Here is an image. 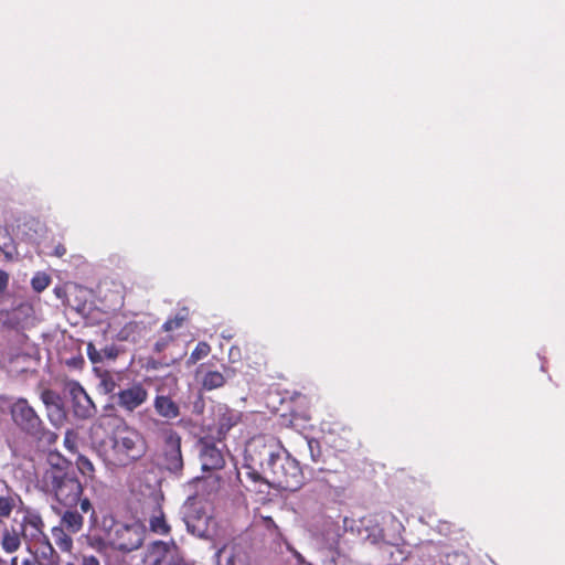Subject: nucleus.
I'll use <instances>...</instances> for the list:
<instances>
[{"instance_id":"nucleus-1","label":"nucleus","mask_w":565,"mask_h":565,"mask_svg":"<svg viewBox=\"0 0 565 565\" xmlns=\"http://www.w3.org/2000/svg\"><path fill=\"white\" fill-rule=\"evenodd\" d=\"M244 469L252 490L259 493H268L270 488L297 491L305 483L299 461L270 435H258L247 443Z\"/></svg>"},{"instance_id":"nucleus-2","label":"nucleus","mask_w":565,"mask_h":565,"mask_svg":"<svg viewBox=\"0 0 565 565\" xmlns=\"http://www.w3.org/2000/svg\"><path fill=\"white\" fill-rule=\"evenodd\" d=\"M147 451L143 436L135 428L122 423L117 426L108 443H103L99 454L107 466L127 467L141 459Z\"/></svg>"},{"instance_id":"nucleus-3","label":"nucleus","mask_w":565,"mask_h":565,"mask_svg":"<svg viewBox=\"0 0 565 565\" xmlns=\"http://www.w3.org/2000/svg\"><path fill=\"white\" fill-rule=\"evenodd\" d=\"M41 489L64 508H77L79 504L82 513H90V519L96 521V512L88 498L82 497L84 488L73 470L62 472L54 470L46 476L44 481H40Z\"/></svg>"},{"instance_id":"nucleus-4","label":"nucleus","mask_w":565,"mask_h":565,"mask_svg":"<svg viewBox=\"0 0 565 565\" xmlns=\"http://www.w3.org/2000/svg\"><path fill=\"white\" fill-rule=\"evenodd\" d=\"M8 408L12 423L20 431L49 446L57 441V434L45 427L44 422L26 398H12Z\"/></svg>"},{"instance_id":"nucleus-5","label":"nucleus","mask_w":565,"mask_h":565,"mask_svg":"<svg viewBox=\"0 0 565 565\" xmlns=\"http://www.w3.org/2000/svg\"><path fill=\"white\" fill-rule=\"evenodd\" d=\"M161 437L162 444L159 454L160 466L170 473L180 477L184 467L181 450L182 438L180 434L172 428L163 429Z\"/></svg>"},{"instance_id":"nucleus-6","label":"nucleus","mask_w":565,"mask_h":565,"mask_svg":"<svg viewBox=\"0 0 565 565\" xmlns=\"http://www.w3.org/2000/svg\"><path fill=\"white\" fill-rule=\"evenodd\" d=\"M108 543L110 547L121 552L139 548L143 541V532L137 524H125L113 518L108 519Z\"/></svg>"},{"instance_id":"nucleus-7","label":"nucleus","mask_w":565,"mask_h":565,"mask_svg":"<svg viewBox=\"0 0 565 565\" xmlns=\"http://www.w3.org/2000/svg\"><path fill=\"white\" fill-rule=\"evenodd\" d=\"M145 565H188L174 544L153 542L143 558Z\"/></svg>"},{"instance_id":"nucleus-8","label":"nucleus","mask_w":565,"mask_h":565,"mask_svg":"<svg viewBox=\"0 0 565 565\" xmlns=\"http://www.w3.org/2000/svg\"><path fill=\"white\" fill-rule=\"evenodd\" d=\"M45 523L41 514L31 508L23 511V516L20 523V534L24 541L34 543H46L49 539L44 532Z\"/></svg>"},{"instance_id":"nucleus-9","label":"nucleus","mask_w":565,"mask_h":565,"mask_svg":"<svg viewBox=\"0 0 565 565\" xmlns=\"http://www.w3.org/2000/svg\"><path fill=\"white\" fill-rule=\"evenodd\" d=\"M149 393L140 382H134L126 388L119 390L115 394V401L118 407L127 413H132L143 405L148 399Z\"/></svg>"},{"instance_id":"nucleus-10","label":"nucleus","mask_w":565,"mask_h":565,"mask_svg":"<svg viewBox=\"0 0 565 565\" xmlns=\"http://www.w3.org/2000/svg\"><path fill=\"white\" fill-rule=\"evenodd\" d=\"M199 446L202 470H220L225 466L223 452L213 441L202 438L199 441Z\"/></svg>"},{"instance_id":"nucleus-11","label":"nucleus","mask_w":565,"mask_h":565,"mask_svg":"<svg viewBox=\"0 0 565 565\" xmlns=\"http://www.w3.org/2000/svg\"><path fill=\"white\" fill-rule=\"evenodd\" d=\"M21 505H23L21 495L7 487L6 493L0 494V523L9 520Z\"/></svg>"},{"instance_id":"nucleus-12","label":"nucleus","mask_w":565,"mask_h":565,"mask_svg":"<svg viewBox=\"0 0 565 565\" xmlns=\"http://www.w3.org/2000/svg\"><path fill=\"white\" fill-rule=\"evenodd\" d=\"M74 412L78 417L88 418L93 415L95 406L82 386L72 390Z\"/></svg>"},{"instance_id":"nucleus-13","label":"nucleus","mask_w":565,"mask_h":565,"mask_svg":"<svg viewBox=\"0 0 565 565\" xmlns=\"http://www.w3.org/2000/svg\"><path fill=\"white\" fill-rule=\"evenodd\" d=\"M60 525L65 527L68 533H78L84 526L83 514L76 508H65L61 513Z\"/></svg>"},{"instance_id":"nucleus-14","label":"nucleus","mask_w":565,"mask_h":565,"mask_svg":"<svg viewBox=\"0 0 565 565\" xmlns=\"http://www.w3.org/2000/svg\"><path fill=\"white\" fill-rule=\"evenodd\" d=\"M153 406L158 415L168 419L175 418L180 414L178 404L169 396H156Z\"/></svg>"},{"instance_id":"nucleus-15","label":"nucleus","mask_w":565,"mask_h":565,"mask_svg":"<svg viewBox=\"0 0 565 565\" xmlns=\"http://www.w3.org/2000/svg\"><path fill=\"white\" fill-rule=\"evenodd\" d=\"M22 535L15 529H3L0 539V546L7 554H13L22 545Z\"/></svg>"},{"instance_id":"nucleus-16","label":"nucleus","mask_w":565,"mask_h":565,"mask_svg":"<svg viewBox=\"0 0 565 565\" xmlns=\"http://www.w3.org/2000/svg\"><path fill=\"white\" fill-rule=\"evenodd\" d=\"M49 467L42 473L40 481H44L46 476L52 473L54 470H61L62 472L71 471V461L63 457L58 451H50L47 455Z\"/></svg>"},{"instance_id":"nucleus-17","label":"nucleus","mask_w":565,"mask_h":565,"mask_svg":"<svg viewBox=\"0 0 565 565\" xmlns=\"http://www.w3.org/2000/svg\"><path fill=\"white\" fill-rule=\"evenodd\" d=\"M52 537L54 540L55 545L62 551L66 553H71L74 546V542L72 535L74 533H68L67 530L60 524L53 526L51 530Z\"/></svg>"},{"instance_id":"nucleus-18","label":"nucleus","mask_w":565,"mask_h":565,"mask_svg":"<svg viewBox=\"0 0 565 565\" xmlns=\"http://www.w3.org/2000/svg\"><path fill=\"white\" fill-rule=\"evenodd\" d=\"M189 320V308L182 307L174 313L173 317L167 319V321L161 326V331H170L173 333L175 330L183 328Z\"/></svg>"},{"instance_id":"nucleus-19","label":"nucleus","mask_w":565,"mask_h":565,"mask_svg":"<svg viewBox=\"0 0 565 565\" xmlns=\"http://www.w3.org/2000/svg\"><path fill=\"white\" fill-rule=\"evenodd\" d=\"M149 526L152 532L158 534H168L170 531L164 513L158 503L154 504L152 514L149 516Z\"/></svg>"},{"instance_id":"nucleus-20","label":"nucleus","mask_w":565,"mask_h":565,"mask_svg":"<svg viewBox=\"0 0 565 565\" xmlns=\"http://www.w3.org/2000/svg\"><path fill=\"white\" fill-rule=\"evenodd\" d=\"M99 384L98 390L104 394H111L115 399L116 388L119 386L117 383L118 375L109 371H102L98 373Z\"/></svg>"},{"instance_id":"nucleus-21","label":"nucleus","mask_w":565,"mask_h":565,"mask_svg":"<svg viewBox=\"0 0 565 565\" xmlns=\"http://www.w3.org/2000/svg\"><path fill=\"white\" fill-rule=\"evenodd\" d=\"M0 250L4 254L7 259H12L17 253L14 241L9 231L3 226H0Z\"/></svg>"},{"instance_id":"nucleus-22","label":"nucleus","mask_w":565,"mask_h":565,"mask_svg":"<svg viewBox=\"0 0 565 565\" xmlns=\"http://www.w3.org/2000/svg\"><path fill=\"white\" fill-rule=\"evenodd\" d=\"M60 555L51 544L50 540L46 539L45 546L41 551V561L39 565H60Z\"/></svg>"},{"instance_id":"nucleus-23","label":"nucleus","mask_w":565,"mask_h":565,"mask_svg":"<svg viewBox=\"0 0 565 565\" xmlns=\"http://www.w3.org/2000/svg\"><path fill=\"white\" fill-rule=\"evenodd\" d=\"M108 519H104L103 526L106 530V539L99 535L87 536V544L97 552H105L109 545L108 543Z\"/></svg>"},{"instance_id":"nucleus-24","label":"nucleus","mask_w":565,"mask_h":565,"mask_svg":"<svg viewBox=\"0 0 565 565\" xmlns=\"http://www.w3.org/2000/svg\"><path fill=\"white\" fill-rule=\"evenodd\" d=\"M75 463H76L78 471L81 472V475L83 477H85L89 480L95 479V471H96L95 466L89 458H87L86 456H84L82 454H78Z\"/></svg>"},{"instance_id":"nucleus-25","label":"nucleus","mask_w":565,"mask_h":565,"mask_svg":"<svg viewBox=\"0 0 565 565\" xmlns=\"http://www.w3.org/2000/svg\"><path fill=\"white\" fill-rule=\"evenodd\" d=\"M225 384V377L218 371H210L203 377V386L206 390H215Z\"/></svg>"},{"instance_id":"nucleus-26","label":"nucleus","mask_w":565,"mask_h":565,"mask_svg":"<svg viewBox=\"0 0 565 565\" xmlns=\"http://www.w3.org/2000/svg\"><path fill=\"white\" fill-rule=\"evenodd\" d=\"M184 520L188 529H192V531H194L199 523L206 522L207 515L204 512H200L196 509L189 508L185 513Z\"/></svg>"},{"instance_id":"nucleus-27","label":"nucleus","mask_w":565,"mask_h":565,"mask_svg":"<svg viewBox=\"0 0 565 565\" xmlns=\"http://www.w3.org/2000/svg\"><path fill=\"white\" fill-rule=\"evenodd\" d=\"M163 334L159 335L153 343V352L162 353L166 351L175 340L177 335L170 331H162Z\"/></svg>"},{"instance_id":"nucleus-28","label":"nucleus","mask_w":565,"mask_h":565,"mask_svg":"<svg viewBox=\"0 0 565 565\" xmlns=\"http://www.w3.org/2000/svg\"><path fill=\"white\" fill-rule=\"evenodd\" d=\"M211 352V347L207 342L201 341L196 344L194 350L191 352L188 364H195L200 360L206 358Z\"/></svg>"},{"instance_id":"nucleus-29","label":"nucleus","mask_w":565,"mask_h":565,"mask_svg":"<svg viewBox=\"0 0 565 565\" xmlns=\"http://www.w3.org/2000/svg\"><path fill=\"white\" fill-rule=\"evenodd\" d=\"M238 417L232 412L223 413L218 418V430L220 433L228 431L233 426L237 424Z\"/></svg>"},{"instance_id":"nucleus-30","label":"nucleus","mask_w":565,"mask_h":565,"mask_svg":"<svg viewBox=\"0 0 565 565\" xmlns=\"http://www.w3.org/2000/svg\"><path fill=\"white\" fill-rule=\"evenodd\" d=\"M40 227V222L33 217L25 220L22 224V234L29 239H34L38 235V228Z\"/></svg>"},{"instance_id":"nucleus-31","label":"nucleus","mask_w":565,"mask_h":565,"mask_svg":"<svg viewBox=\"0 0 565 565\" xmlns=\"http://www.w3.org/2000/svg\"><path fill=\"white\" fill-rule=\"evenodd\" d=\"M64 447L72 454L78 450V434L74 429H68L64 436Z\"/></svg>"},{"instance_id":"nucleus-32","label":"nucleus","mask_w":565,"mask_h":565,"mask_svg":"<svg viewBox=\"0 0 565 565\" xmlns=\"http://www.w3.org/2000/svg\"><path fill=\"white\" fill-rule=\"evenodd\" d=\"M10 565H39V559L34 553L29 548L26 555H15L10 559Z\"/></svg>"},{"instance_id":"nucleus-33","label":"nucleus","mask_w":565,"mask_h":565,"mask_svg":"<svg viewBox=\"0 0 565 565\" xmlns=\"http://www.w3.org/2000/svg\"><path fill=\"white\" fill-rule=\"evenodd\" d=\"M51 282V279L50 277L44 274V273H38L34 275V277L32 278L31 280V286L33 288L34 291L36 292H41L43 291L45 288H47V286L50 285Z\"/></svg>"},{"instance_id":"nucleus-34","label":"nucleus","mask_w":565,"mask_h":565,"mask_svg":"<svg viewBox=\"0 0 565 565\" xmlns=\"http://www.w3.org/2000/svg\"><path fill=\"white\" fill-rule=\"evenodd\" d=\"M312 461L318 462L321 458L320 443L315 438L306 439Z\"/></svg>"},{"instance_id":"nucleus-35","label":"nucleus","mask_w":565,"mask_h":565,"mask_svg":"<svg viewBox=\"0 0 565 565\" xmlns=\"http://www.w3.org/2000/svg\"><path fill=\"white\" fill-rule=\"evenodd\" d=\"M86 351L92 363H99L103 361L102 351H98L92 342L87 344Z\"/></svg>"},{"instance_id":"nucleus-36","label":"nucleus","mask_w":565,"mask_h":565,"mask_svg":"<svg viewBox=\"0 0 565 565\" xmlns=\"http://www.w3.org/2000/svg\"><path fill=\"white\" fill-rule=\"evenodd\" d=\"M65 565H76L74 562H67ZM79 565H100L99 559L95 555L82 554Z\"/></svg>"},{"instance_id":"nucleus-37","label":"nucleus","mask_w":565,"mask_h":565,"mask_svg":"<svg viewBox=\"0 0 565 565\" xmlns=\"http://www.w3.org/2000/svg\"><path fill=\"white\" fill-rule=\"evenodd\" d=\"M102 354H103V359L106 358L109 360H114L118 355V349L115 345L107 347L102 351Z\"/></svg>"},{"instance_id":"nucleus-38","label":"nucleus","mask_w":565,"mask_h":565,"mask_svg":"<svg viewBox=\"0 0 565 565\" xmlns=\"http://www.w3.org/2000/svg\"><path fill=\"white\" fill-rule=\"evenodd\" d=\"M9 285V274L0 269V294L4 292Z\"/></svg>"},{"instance_id":"nucleus-39","label":"nucleus","mask_w":565,"mask_h":565,"mask_svg":"<svg viewBox=\"0 0 565 565\" xmlns=\"http://www.w3.org/2000/svg\"><path fill=\"white\" fill-rule=\"evenodd\" d=\"M137 328V323L136 322H129L127 323L124 329L120 331V339H128V334L130 331H135V329Z\"/></svg>"},{"instance_id":"nucleus-40","label":"nucleus","mask_w":565,"mask_h":565,"mask_svg":"<svg viewBox=\"0 0 565 565\" xmlns=\"http://www.w3.org/2000/svg\"><path fill=\"white\" fill-rule=\"evenodd\" d=\"M55 396L54 392L51 391V390H46L42 393V401L45 405H50L51 403H53V397Z\"/></svg>"},{"instance_id":"nucleus-41","label":"nucleus","mask_w":565,"mask_h":565,"mask_svg":"<svg viewBox=\"0 0 565 565\" xmlns=\"http://www.w3.org/2000/svg\"><path fill=\"white\" fill-rule=\"evenodd\" d=\"M53 254L55 256H57V257H63L66 254V247L63 244H57L54 247V253Z\"/></svg>"},{"instance_id":"nucleus-42","label":"nucleus","mask_w":565,"mask_h":565,"mask_svg":"<svg viewBox=\"0 0 565 565\" xmlns=\"http://www.w3.org/2000/svg\"><path fill=\"white\" fill-rule=\"evenodd\" d=\"M263 520H264V523H265L267 529H270V527H275L276 529L277 527V525L275 524L273 518L264 516Z\"/></svg>"}]
</instances>
